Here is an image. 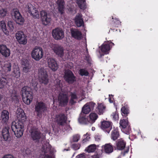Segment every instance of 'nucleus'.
Masks as SVG:
<instances>
[{
    "label": "nucleus",
    "instance_id": "f257e3e1",
    "mask_svg": "<svg viewBox=\"0 0 158 158\" xmlns=\"http://www.w3.org/2000/svg\"><path fill=\"white\" fill-rule=\"evenodd\" d=\"M23 121L17 120L12 123L11 128L15 135L18 138L21 137L23 134L24 126Z\"/></svg>",
    "mask_w": 158,
    "mask_h": 158
},
{
    "label": "nucleus",
    "instance_id": "f03ea898",
    "mask_svg": "<svg viewBox=\"0 0 158 158\" xmlns=\"http://www.w3.org/2000/svg\"><path fill=\"white\" fill-rule=\"evenodd\" d=\"M56 82L57 83L56 85L57 87H59V89L61 90V92L60 93L58 97V102L60 105L62 106H65L67 105L69 101V98L67 95V93L63 92L62 89V84L60 81L59 80H56Z\"/></svg>",
    "mask_w": 158,
    "mask_h": 158
},
{
    "label": "nucleus",
    "instance_id": "7ed1b4c3",
    "mask_svg": "<svg viewBox=\"0 0 158 158\" xmlns=\"http://www.w3.org/2000/svg\"><path fill=\"white\" fill-rule=\"evenodd\" d=\"M23 100L27 105H29L33 98L32 93L31 89L28 86H24L21 90Z\"/></svg>",
    "mask_w": 158,
    "mask_h": 158
},
{
    "label": "nucleus",
    "instance_id": "20e7f679",
    "mask_svg": "<svg viewBox=\"0 0 158 158\" xmlns=\"http://www.w3.org/2000/svg\"><path fill=\"white\" fill-rule=\"evenodd\" d=\"M38 75L40 83L45 85L48 84L49 82L48 76L45 69L43 68L39 69Z\"/></svg>",
    "mask_w": 158,
    "mask_h": 158
},
{
    "label": "nucleus",
    "instance_id": "39448f33",
    "mask_svg": "<svg viewBox=\"0 0 158 158\" xmlns=\"http://www.w3.org/2000/svg\"><path fill=\"white\" fill-rule=\"evenodd\" d=\"M31 56L34 60L39 61L43 57L44 51L41 48L35 47L31 51Z\"/></svg>",
    "mask_w": 158,
    "mask_h": 158
},
{
    "label": "nucleus",
    "instance_id": "423d86ee",
    "mask_svg": "<svg viewBox=\"0 0 158 158\" xmlns=\"http://www.w3.org/2000/svg\"><path fill=\"white\" fill-rule=\"evenodd\" d=\"M35 112L37 116L41 118L42 114L47 110V106L46 104L42 102H37L35 106Z\"/></svg>",
    "mask_w": 158,
    "mask_h": 158
},
{
    "label": "nucleus",
    "instance_id": "0eeeda50",
    "mask_svg": "<svg viewBox=\"0 0 158 158\" xmlns=\"http://www.w3.org/2000/svg\"><path fill=\"white\" fill-rule=\"evenodd\" d=\"M11 15L14 20L18 24H21L24 23V19L18 9H13L11 11Z\"/></svg>",
    "mask_w": 158,
    "mask_h": 158
},
{
    "label": "nucleus",
    "instance_id": "6e6552de",
    "mask_svg": "<svg viewBox=\"0 0 158 158\" xmlns=\"http://www.w3.org/2000/svg\"><path fill=\"white\" fill-rule=\"evenodd\" d=\"M52 35L56 40H60L64 36V31L60 28L57 27L53 29L52 32Z\"/></svg>",
    "mask_w": 158,
    "mask_h": 158
},
{
    "label": "nucleus",
    "instance_id": "1a4fd4ad",
    "mask_svg": "<svg viewBox=\"0 0 158 158\" xmlns=\"http://www.w3.org/2000/svg\"><path fill=\"white\" fill-rule=\"evenodd\" d=\"M52 50L56 55L60 57L64 55V49L62 47L57 44H52L50 45Z\"/></svg>",
    "mask_w": 158,
    "mask_h": 158
},
{
    "label": "nucleus",
    "instance_id": "9d476101",
    "mask_svg": "<svg viewBox=\"0 0 158 158\" xmlns=\"http://www.w3.org/2000/svg\"><path fill=\"white\" fill-rule=\"evenodd\" d=\"M40 14L43 24L45 25H49L52 20L51 17L49 14L43 10L40 12Z\"/></svg>",
    "mask_w": 158,
    "mask_h": 158
},
{
    "label": "nucleus",
    "instance_id": "9b49d317",
    "mask_svg": "<svg viewBox=\"0 0 158 158\" xmlns=\"http://www.w3.org/2000/svg\"><path fill=\"white\" fill-rule=\"evenodd\" d=\"M51 147V145L48 143H46L43 145L42 149L44 155L42 156V158H52L49 155L52 151Z\"/></svg>",
    "mask_w": 158,
    "mask_h": 158
},
{
    "label": "nucleus",
    "instance_id": "f8f14e48",
    "mask_svg": "<svg viewBox=\"0 0 158 158\" xmlns=\"http://www.w3.org/2000/svg\"><path fill=\"white\" fill-rule=\"evenodd\" d=\"M64 77L65 81L69 83H72L75 80V77L70 70H65Z\"/></svg>",
    "mask_w": 158,
    "mask_h": 158
},
{
    "label": "nucleus",
    "instance_id": "ddd939ff",
    "mask_svg": "<svg viewBox=\"0 0 158 158\" xmlns=\"http://www.w3.org/2000/svg\"><path fill=\"white\" fill-rule=\"evenodd\" d=\"M31 136L33 140L38 141L41 138V134L40 132L37 129L32 128L29 131Z\"/></svg>",
    "mask_w": 158,
    "mask_h": 158
},
{
    "label": "nucleus",
    "instance_id": "4468645a",
    "mask_svg": "<svg viewBox=\"0 0 158 158\" xmlns=\"http://www.w3.org/2000/svg\"><path fill=\"white\" fill-rule=\"evenodd\" d=\"M101 123V128L104 131L109 133L112 128V123L105 121L102 122Z\"/></svg>",
    "mask_w": 158,
    "mask_h": 158
},
{
    "label": "nucleus",
    "instance_id": "2eb2a0df",
    "mask_svg": "<svg viewBox=\"0 0 158 158\" xmlns=\"http://www.w3.org/2000/svg\"><path fill=\"white\" fill-rule=\"evenodd\" d=\"M16 39L20 44H25L27 43L26 37L22 31H19L16 34Z\"/></svg>",
    "mask_w": 158,
    "mask_h": 158
},
{
    "label": "nucleus",
    "instance_id": "dca6fc26",
    "mask_svg": "<svg viewBox=\"0 0 158 158\" xmlns=\"http://www.w3.org/2000/svg\"><path fill=\"white\" fill-rule=\"evenodd\" d=\"M48 67L53 71H56L58 68V65L54 59L52 58L48 59L47 60Z\"/></svg>",
    "mask_w": 158,
    "mask_h": 158
},
{
    "label": "nucleus",
    "instance_id": "f3484780",
    "mask_svg": "<svg viewBox=\"0 0 158 158\" xmlns=\"http://www.w3.org/2000/svg\"><path fill=\"white\" fill-rule=\"evenodd\" d=\"M22 66V67L23 72L25 73H27L30 72L31 70V67L30 66L28 61L24 59L22 60L21 61Z\"/></svg>",
    "mask_w": 158,
    "mask_h": 158
},
{
    "label": "nucleus",
    "instance_id": "a211bd4d",
    "mask_svg": "<svg viewBox=\"0 0 158 158\" xmlns=\"http://www.w3.org/2000/svg\"><path fill=\"white\" fill-rule=\"evenodd\" d=\"M55 119L58 124L62 126L65 123L67 118L64 114H60L56 115Z\"/></svg>",
    "mask_w": 158,
    "mask_h": 158
},
{
    "label": "nucleus",
    "instance_id": "6ab92c4d",
    "mask_svg": "<svg viewBox=\"0 0 158 158\" xmlns=\"http://www.w3.org/2000/svg\"><path fill=\"white\" fill-rule=\"evenodd\" d=\"M70 32L72 36L75 39L80 40L82 38L81 32L77 29L72 28Z\"/></svg>",
    "mask_w": 158,
    "mask_h": 158
},
{
    "label": "nucleus",
    "instance_id": "aec40b11",
    "mask_svg": "<svg viewBox=\"0 0 158 158\" xmlns=\"http://www.w3.org/2000/svg\"><path fill=\"white\" fill-rule=\"evenodd\" d=\"M0 52L3 56L7 57L10 56V51L6 46L2 45H0Z\"/></svg>",
    "mask_w": 158,
    "mask_h": 158
},
{
    "label": "nucleus",
    "instance_id": "412c9836",
    "mask_svg": "<svg viewBox=\"0 0 158 158\" xmlns=\"http://www.w3.org/2000/svg\"><path fill=\"white\" fill-rule=\"evenodd\" d=\"M75 23L77 27L84 26V22L81 15L77 14L75 18Z\"/></svg>",
    "mask_w": 158,
    "mask_h": 158
},
{
    "label": "nucleus",
    "instance_id": "4be33fe9",
    "mask_svg": "<svg viewBox=\"0 0 158 158\" xmlns=\"http://www.w3.org/2000/svg\"><path fill=\"white\" fill-rule=\"evenodd\" d=\"M17 117L18 120L23 121L25 122L26 119V117L23 110L20 108H19L17 109L16 112Z\"/></svg>",
    "mask_w": 158,
    "mask_h": 158
},
{
    "label": "nucleus",
    "instance_id": "5701e85b",
    "mask_svg": "<svg viewBox=\"0 0 158 158\" xmlns=\"http://www.w3.org/2000/svg\"><path fill=\"white\" fill-rule=\"evenodd\" d=\"M112 45H114V43L109 42V43H104L101 47V50L102 52L106 54L108 53V51L110 49V46Z\"/></svg>",
    "mask_w": 158,
    "mask_h": 158
},
{
    "label": "nucleus",
    "instance_id": "b1692460",
    "mask_svg": "<svg viewBox=\"0 0 158 158\" xmlns=\"http://www.w3.org/2000/svg\"><path fill=\"white\" fill-rule=\"evenodd\" d=\"M119 124L120 127H121L122 128L124 129L127 128V134L131 130V128L129 126H128V121L127 119H122L119 122Z\"/></svg>",
    "mask_w": 158,
    "mask_h": 158
},
{
    "label": "nucleus",
    "instance_id": "393cba45",
    "mask_svg": "<svg viewBox=\"0 0 158 158\" xmlns=\"http://www.w3.org/2000/svg\"><path fill=\"white\" fill-rule=\"evenodd\" d=\"M9 113L6 110H3L1 113L0 119L5 123L8 122L9 118Z\"/></svg>",
    "mask_w": 158,
    "mask_h": 158
},
{
    "label": "nucleus",
    "instance_id": "a878e982",
    "mask_svg": "<svg viewBox=\"0 0 158 158\" xmlns=\"http://www.w3.org/2000/svg\"><path fill=\"white\" fill-rule=\"evenodd\" d=\"M126 144V142L122 139H120L116 142V147L117 150H121L124 149Z\"/></svg>",
    "mask_w": 158,
    "mask_h": 158
},
{
    "label": "nucleus",
    "instance_id": "bb28decb",
    "mask_svg": "<svg viewBox=\"0 0 158 158\" xmlns=\"http://www.w3.org/2000/svg\"><path fill=\"white\" fill-rule=\"evenodd\" d=\"M56 3L58 6V9L59 11L62 14L64 13V2L63 0H57L56 1Z\"/></svg>",
    "mask_w": 158,
    "mask_h": 158
},
{
    "label": "nucleus",
    "instance_id": "cd10ccee",
    "mask_svg": "<svg viewBox=\"0 0 158 158\" xmlns=\"http://www.w3.org/2000/svg\"><path fill=\"white\" fill-rule=\"evenodd\" d=\"M9 128L8 127H5L2 130V134L3 139L5 140H7L10 137L9 132Z\"/></svg>",
    "mask_w": 158,
    "mask_h": 158
},
{
    "label": "nucleus",
    "instance_id": "c85d7f7f",
    "mask_svg": "<svg viewBox=\"0 0 158 158\" xmlns=\"http://www.w3.org/2000/svg\"><path fill=\"white\" fill-rule=\"evenodd\" d=\"M102 147L106 153L109 154L113 152V146L110 143L105 144Z\"/></svg>",
    "mask_w": 158,
    "mask_h": 158
},
{
    "label": "nucleus",
    "instance_id": "c756f323",
    "mask_svg": "<svg viewBox=\"0 0 158 158\" xmlns=\"http://www.w3.org/2000/svg\"><path fill=\"white\" fill-rule=\"evenodd\" d=\"M11 64L9 62L5 63L2 67L3 70L5 73H8L11 70Z\"/></svg>",
    "mask_w": 158,
    "mask_h": 158
},
{
    "label": "nucleus",
    "instance_id": "7c9ffc66",
    "mask_svg": "<svg viewBox=\"0 0 158 158\" xmlns=\"http://www.w3.org/2000/svg\"><path fill=\"white\" fill-rule=\"evenodd\" d=\"M119 135L118 129H114L112 131L111 135V138L112 139L115 140L119 137Z\"/></svg>",
    "mask_w": 158,
    "mask_h": 158
},
{
    "label": "nucleus",
    "instance_id": "2f4dec72",
    "mask_svg": "<svg viewBox=\"0 0 158 158\" xmlns=\"http://www.w3.org/2000/svg\"><path fill=\"white\" fill-rule=\"evenodd\" d=\"M85 150L86 153L79 155L76 156V158H89V146H88Z\"/></svg>",
    "mask_w": 158,
    "mask_h": 158
},
{
    "label": "nucleus",
    "instance_id": "473e14b6",
    "mask_svg": "<svg viewBox=\"0 0 158 158\" xmlns=\"http://www.w3.org/2000/svg\"><path fill=\"white\" fill-rule=\"evenodd\" d=\"M8 79L7 78L1 77L0 78V89L2 88L8 82Z\"/></svg>",
    "mask_w": 158,
    "mask_h": 158
},
{
    "label": "nucleus",
    "instance_id": "72a5a7b5",
    "mask_svg": "<svg viewBox=\"0 0 158 158\" xmlns=\"http://www.w3.org/2000/svg\"><path fill=\"white\" fill-rule=\"evenodd\" d=\"M98 118L97 114L95 113H92L89 114V123H94Z\"/></svg>",
    "mask_w": 158,
    "mask_h": 158
},
{
    "label": "nucleus",
    "instance_id": "f704fd0d",
    "mask_svg": "<svg viewBox=\"0 0 158 158\" xmlns=\"http://www.w3.org/2000/svg\"><path fill=\"white\" fill-rule=\"evenodd\" d=\"M12 75L16 78H18L20 76V73L19 69L18 67L16 66L14 69V70L12 72Z\"/></svg>",
    "mask_w": 158,
    "mask_h": 158
},
{
    "label": "nucleus",
    "instance_id": "c9c22d12",
    "mask_svg": "<svg viewBox=\"0 0 158 158\" xmlns=\"http://www.w3.org/2000/svg\"><path fill=\"white\" fill-rule=\"evenodd\" d=\"M0 27L4 33L6 34H8V31L6 28V24L4 21H1L0 22Z\"/></svg>",
    "mask_w": 158,
    "mask_h": 158
},
{
    "label": "nucleus",
    "instance_id": "e433bc0d",
    "mask_svg": "<svg viewBox=\"0 0 158 158\" xmlns=\"http://www.w3.org/2000/svg\"><path fill=\"white\" fill-rule=\"evenodd\" d=\"M77 3L80 9H84L86 8V3L85 0H77Z\"/></svg>",
    "mask_w": 158,
    "mask_h": 158
},
{
    "label": "nucleus",
    "instance_id": "4c0bfd02",
    "mask_svg": "<svg viewBox=\"0 0 158 158\" xmlns=\"http://www.w3.org/2000/svg\"><path fill=\"white\" fill-rule=\"evenodd\" d=\"M98 114H103L105 110V106L102 103H98Z\"/></svg>",
    "mask_w": 158,
    "mask_h": 158
},
{
    "label": "nucleus",
    "instance_id": "58836bf2",
    "mask_svg": "<svg viewBox=\"0 0 158 158\" xmlns=\"http://www.w3.org/2000/svg\"><path fill=\"white\" fill-rule=\"evenodd\" d=\"M35 19L38 18L39 17V14L36 8L35 7L32 11L30 14Z\"/></svg>",
    "mask_w": 158,
    "mask_h": 158
},
{
    "label": "nucleus",
    "instance_id": "ea45409f",
    "mask_svg": "<svg viewBox=\"0 0 158 158\" xmlns=\"http://www.w3.org/2000/svg\"><path fill=\"white\" fill-rule=\"evenodd\" d=\"M121 110L122 112V115L123 116L127 115L129 113L128 106L127 105H126L123 106L121 109Z\"/></svg>",
    "mask_w": 158,
    "mask_h": 158
},
{
    "label": "nucleus",
    "instance_id": "a19ab883",
    "mask_svg": "<svg viewBox=\"0 0 158 158\" xmlns=\"http://www.w3.org/2000/svg\"><path fill=\"white\" fill-rule=\"evenodd\" d=\"M82 112L85 114H87L89 113V103H87L83 106L82 108Z\"/></svg>",
    "mask_w": 158,
    "mask_h": 158
},
{
    "label": "nucleus",
    "instance_id": "79ce46f5",
    "mask_svg": "<svg viewBox=\"0 0 158 158\" xmlns=\"http://www.w3.org/2000/svg\"><path fill=\"white\" fill-rule=\"evenodd\" d=\"M35 7L31 4L28 3L26 6L25 8L27 11L30 14L31 12V11H32L33 9L35 8Z\"/></svg>",
    "mask_w": 158,
    "mask_h": 158
},
{
    "label": "nucleus",
    "instance_id": "37998d69",
    "mask_svg": "<svg viewBox=\"0 0 158 158\" xmlns=\"http://www.w3.org/2000/svg\"><path fill=\"white\" fill-rule=\"evenodd\" d=\"M77 98L76 94L75 93H72L71 94V98L70 101V103L72 105L75 103V100Z\"/></svg>",
    "mask_w": 158,
    "mask_h": 158
},
{
    "label": "nucleus",
    "instance_id": "c03bdc74",
    "mask_svg": "<svg viewBox=\"0 0 158 158\" xmlns=\"http://www.w3.org/2000/svg\"><path fill=\"white\" fill-rule=\"evenodd\" d=\"M79 122L80 123L86 124L88 122V118H86L85 117H80L78 118Z\"/></svg>",
    "mask_w": 158,
    "mask_h": 158
},
{
    "label": "nucleus",
    "instance_id": "a18cd8bd",
    "mask_svg": "<svg viewBox=\"0 0 158 158\" xmlns=\"http://www.w3.org/2000/svg\"><path fill=\"white\" fill-rule=\"evenodd\" d=\"M7 14L6 9L2 8L0 9V15L1 17H4L6 16Z\"/></svg>",
    "mask_w": 158,
    "mask_h": 158
},
{
    "label": "nucleus",
    "instance_id": "49530a36",
    "mask_svg": "<svg viewBox=\"0 0 158 158\" xmlns=\"http://www.w3.org/2000/svg\"><path fill=\"white\" fill-rule=\"evenodd\" d=\"M97 146L95 144H92L89 145V152H94L96 150Z\"/></svg>",
    "mask_w": 158,
    "mask_h": 158
},
{
    "label": "nucleus",
    "instance_id": "de8ad7c7",
    "mask_svg": "<svg viewBox=\"0 0 158 158\" xmlns=\"http://www.w3.org/2000/svg\"><path fill=\"white\" fill-rule=\"evenodd\" d=\"M79 73L81 76H87L88 73L86 70L85 69H81L79 71Z\"/></svg>",
    "mask_w": 158,
    "mask_h": 158
},
{
    "label": "nucleus",
    "instance_id": "09e8293b",
    "mask_svg": "<svg viewBox=\"0 0 158 158\" xmlns=\"http://www.w3.org/2000/svg\"><path fill=\"white\" fill-rule=\"evenodd\" d=\"M102 156L101 154L95 152L91 156V158H101Z\"/></svg>",
    "mask_w": 158,
    "mask_h": 158
},
{
    "label": "nucleus",
    "instance_id": "8fccbe9b",
    "mask_svg": "<svg viewBox=\"0 0 158 158\" xmlns=\"http://www.w3.org/2000/svg\"><path fill=\"white\" fill-rule=\"evenodd\" d=\"M89 134L88 133H87L85 134L83 136L84 139L82 140V142L83 143L87 142L88 141L89 139Z\"/></svg>",
    "mask_w": 158,
    "mask_h": 158
},
{
    "label": "nucleus",
    "instance_id": "3c124183",
    "mask_svg": "<svg viewBox=\"0 0 158 158\" xmlns=\"http://www.w3.org/2000/svg\"><path fill=\"white\" fill-rule=\"evenodd\" d=\"M96 104L93 102H89V112L94 110Z\"/></svg>",
    "mask_w": 158,
    "mask_h": 158
},
{
    "label": "nucleus",
    "instance_id": "603ef678",
    "mask_svg": "<svg viewBox=\"0 0 158 158\" xmlns=\"http://www.w3.org/2000/svg\"><path fill=\"white\" fill-rule=\"evenodd\" d=\"M112 116L114 120H118V115L117 112H115L113 113Z\"/></svg>",
    "mask_w": 158,
    "mask_h": 158
},
{
    "label": "nucleus",
    "instance_id": "864d4df0",
    "mask_svg": "<svg viewBox=\"0 0 158 158\" xmlns=\"http://www.w3.org/2000/svg\"><path fill=\"white\" fill-rule=\"evenodd\" d=\"M80 147V145L78 143H75L72 145V147L75 150L78 149Z\"/></svg>",
    "mask_w": 158,
    "mask_h": 158
},
{
    "label": "nucleus",
    "instance_id": "5fc2aeb1",
    "mask_svg": "<svg viewBox=\"0 0 158 158\" xmlns=\"http://www.w3.org/2000/svg\"><path fill=\"white\" fill-rule=\"evenodd\" d=\"M80 138V136L79 135H75L73 136V141L74 142H77L79 139Z\"/></svg>",
    "mask_w": 158,
    "mask_h": 158
},
{
    "label": "nucleus",
    "instance_id": "6e6d98bb",
    "mask_svg": "<svg viewBox=\"0 0 158 158\" xmlns=\"http://www.w3.org/2000/svg\"><path fill=\"white\" fill-rule=\"evenodd\" d=\"M8 26L11 30H13L14 28V26L12 24V23L11 21H9L8 22Z\"/></svg>",
    "mask_w": 158,
    "mask_h": 158
},
{
    "label": "nucleus",
    "instance_id": "4d7b16f0",
    "mask_svg": "<svg viewBox=\"0 0 158 158\" xmlns=\"http://www.w3.org/2000/svg\"><path fill=\"white\" fill-rule=\"evenodd\" d=\"M95 138L96 141H99L100 140L101 137L100 135H96L95 136Z\"/></svg>",
    "mask_w": 158,
    "mask_h": 158
},
{
    "label": "nucleus",
    "instance_id": "13d9d810",
    "mask_svg": "<svg viewBox=\"0 0 158 158\" xmlns=\"http://www.w3.org/2000/svg\"><path fill=\"white\" fill-rule=\"evenodd\" d=\"M2 158H16L13 156L10 155H5Z\"/></svg>",
    "mask_w": 158,
    "mask_h": 158
},
{
    "label": "nucleus",
    "instance_id": "bf43d9fd",
    "mask_svg": "<svg viewBox=\"0 0 158 158\" xmlns=\"http://www.w3.org/2000/svg\"><path fill=\"white\" fill-rule=\"evenodd\" d=\"M129 151V149H127L126 150L123 152H122V154L123 155V156H125L126 153H127Z\"/></svg>",
    "mask_w": 158,
    "mask_h": 158
},
{
    "label": "nucleus",
    "instance_id": "052dcab7",
    "mask_svg": "<svg viewBox=\"0 0 158 158\" xmlns=\"http://www.w3.org/2000/svg\"><path fill=\"white\" fill-rule=\"evenodd\" d=\"M99 53H100V56H98V57L99 58H101L102 56H104V54H101L100 53V52H99Z\"/></svg>",
    "mask_w": 158,
    "mask_h": 158
},
{
    "label": "nucleus",
    "instance_id": "680f3d73",
    "mask_svg": "<svg viewBox=\"0 0 158 158\" xmlns=\"http://www.w3.org/2000/svg\"><path fill=\"white\" fill-rule=\"evenodd\" d=\"M69 64L70 65V66L69 67H68V68L69 69H71L73 67V66L72 65V64H71L70 63H69Z\"/></svg>",
    "mask_w": 158,
    "mask_h": 158
},
{
    "label": "nucleus",
    "instance_id": "e2e57ef3",
    "mask_svg": "<svg viewBox=\"0 0 158 158\" xmlns=\"http://www.w3.org/2000/svg\"><path fill=\"white\" fill-rule=\"evenodd\" d=\"M109 101L110 103H112L113 101L111 100V98H109Z\"/></svg>",
    "mask_w": 158,
    "mask_h": 158
},
{
    "label": "nucleus",
    "instance_id": "0e129e2a",
    "mask_svg": "<svg viewBox=\"0 0 158 158\" xmlns=\"http://www.w3.org/2000/svg\"><path fill=\"white\" fill-rule=\"evenodd\" d=\"M89 67L90 66H92V63H91V62L89 60Z\"/></svg>",
    "mask_w": 158,
    "mask_h": 158
},
{
    "label": "nucleus",
    "instance_id": "69168bd1",
    "mask_svg": "<svg viewBox=\"0 0 158 158\" xmlns=\"http://www.w3.org/2000/svg\"><path fill=\"white\" fill-rule=\"evenodd\" d=\"M95 129V128L94 127H92V131H94Z\"/></svg>",
    "mask_w": 158,
    "mask_h": 158
},
{
    "label": "nucleus",
    "instance_id": "338daca9",
    "mask_svg": "<svg viewBox=\"0 0 158 158\" xmlns=\"http://www.w3.org/2000/svg\"><path fill=\"white\" fill-rule=\"evenodd\" d=\"M117 23L118 24H119V23H120L121 22H120V21L118 20H117Z\"/></svg>",
    "mask_w": 158,
    "mask_h": 158
},
{
    "label": "nucleus",
    "instance_id": "774afa93",
    "mask_svg": "<svg viewBox=\"0 0 158 158\" xmlns=\"http://www.w3.org/2000/svg\"><path fill=\"white\" fill-rule=\"evenodd\" d=\"M2 98V95L0 94V101H1V99Z\"/></svg>",
    "mask_w": 158,
    "mask_h": 158
}]
</instances>
